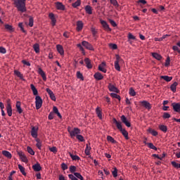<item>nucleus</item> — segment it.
Here are the masks:
<instances>
[{
  "label": "nucleus",
  "instance_id": "f257e3e1",
  "mask_svg": "<svg viewBox=\"0 0 180 180\" xmlns=\"http://www.w3.org/2000/svg\"><path fill=\"white\" fill-rule=\"evenodd\" d=\"M26 0H14L15 5L20 12H26Z\"/></svg>",
  "mask_w": 180,
  "mask_h": 180
},
{
  "label": "nucleus",
  "instance_id": "f03ea898",
  "mask_svg": "<svg viewBox=\"0 0 180 180\" xmlns=\"http://www.w3.org/2000/svg\"><path fill=\"white\" fill-rule=\"evenodd\" d=\"M112 122L114 124H115L117 125V129H119L120 131H121L122 134H123V136H124V138L126 139H129L128 131H127V129H123L122 122H118V120H117V118H112Z\"/></svg>",
  "mask_w": 180,
  "mask_h": 180
},
{
  "label": "nucleus",
  "instance_id": "7ed1b4c3",
  "mask_svg": "<svg viewBox=\"0 0 180 180\" xmlns=\"http://www.w3.org/2000/svg\"><path fill=\"white\" fill-rule=\"evenodd\" d=\"M68 131L71 138H75L76 136V138L78 139V132L79 131L78 127H74L72 129L70 125H68Z\"/></svg>",
  "mask_w": 180,
  "mask_h": 180
},
{
  "label": "nucleus",
  "instance_id": "20e7f679",
  "mask_svg": "<svg viewBox=\"0 0 180 180\" xmlns=\"http://www.w3.org/2000/svg\"><path fill=\"white\" fill-rule=\"evenodd\" d=\"M68 176L71 180H84L83 175H81L77 171L74 172V174H68Z\"/></svg>",
  "mask_w": 180,
  "mask_h": 180
},
{
  "label": "nucleus",
  "instance_id": "39448f33",
  "mask_svg": "<svg viewBox=\"0 0 180 180\" xmlns=\"http://www.w3.org/2000/svg\"><path fill=\"white\" fill-rule=\"evenodd\" d=\"M116 60L114 63L115 68L116 70H121V67L120 65V63H122V61H124L123 58L120 56V55H116Z\"/></svg>",
  "mask_w": 180,
  "mask_h": 180
},
{
  "label": "nucleus",
  "instance_id": "423d86ee",
  "mask_svg": "<svg viewBox=\"0 0 180 180\" xmlns=\"http://www.w3.org/2000/svg\"><path fill=\"white\" fill-rule=\"evenodd\" d=\"M6 111L8 117H12L13 115V108L11 99H7L6 101Z\"/></svg>",
  "mask_w": 180,
  "mask_h": 180
},
{
  "label": "nucleus",
  "instance_id": "0eeeda50",
  "mask_svg": "<svg viewBox=\"0 0 180 180\" xmlns=\"http://www.w3.org/2000/svg\"><path fill=\"white\" fill-rule=\"evenodd\" d=\"M35 104L37 110H40V108L43 105V99H41V97L38 94H37V97H35Z\"/></svg>",
  "mask_w": 180,
  "mask_h": 180
},
{
  "label": "nucleus",
  "instance_id": "6e6552de",
  "mask_svg": "<svg viewBox=\"0 0 180 180\" xmlns=\"http://www.w3.org/2000/svg\"><path fill=\"white\" fill-rule=\"evenodd\" d=\"M82 46L86 47V49H89L90 51L94 50V46H92V44H90V42H88L87 41H82Z\"/></svg>",
  "mask_w": 180,
  "mask_h": 180
},
{
  "label": "nucleus",
  "instance_id": "1a4fd4ad",
  "mask_svg": "<svg viewBox=\"0 0 180 180\" xmlns=\"http://www.w3.org/2000/svg\"><path fill=\"white\" fill-rule=\"evenodd\" d=\"M108 87L111 94H115V91H120L119 89L115 85H113L112 83H109Z\"/></svg>",
  "mask_w": 180,
  "mask_h": 180
},
{
  "label": "nucleus",
  "instance_id": "9d476101",
  "mask_svg": "<svg viewBox=\"0 0 180 180\" xmlns=\"http://www.w3.org/2000/svg\"><path fill=\"white\" fill-rule=\"evenodd\" d=\"M38 131H39V127H32L31 134L32 136V138H36V139H37Z\"/></svg>",
  "mask_w": 180,
  "mask_h": 180
},
{
  "label": "nucleus",
  "instance_id": "9b49d317",
  "mask_svg": "<svg viewBox=\"0 0 180 180\" xmlns=\"http://www.w3.org/2000/svg\"><path fill=\"white\" fill-rule=\"evenodd\" d=\"M18 154L19 155V157L21 159V161H22L23 162H27L28 159L27 158V155H25V154H24V152H22V150L18 152Z\"/></svg>",
  "mask_w": 180,
  "mask_h": 180
},
{
  "label": "nucleus",
  "instance_id": "f8f14e48",
  "mask_svg": "<svg viewBox=\"0 0 180 180\" xmlns=\"http://www.w3.org/2000/svg\"><path fill=\"white\" fill-rule=\"evenodd\" d=\"M141 104L144 108H146V110H151L152 105L150 103H148V101H140Z\"/></svg>",
  "mask_w": 180,
  "mask_h": 180
},
{
  "label": "nucleus",
  "instance_id": "ddd939ff",
  "mask_svg": "<svg viewBox=\"0 0 180 180\" xmlns=\"http://www.w3.org/2000/svg\"><path fill=\"white\" fill-rule=\"evenodd\" d=\"M38 73L40 74V76H41L42 79H44V81L47 80L46 74V72H44V70H43V69H41V67H39Z\"/></svg>",
  "mask_w": 180,
  "mask_h": 180
},
{
  "label": "nucleus",
  "instance_id": "4468645a",
  "mask_svg": "<svg viewBox=\"0 0 180 180\" xmlns=\"http://www.w3.org/2000/svg\"><path fill=\"white\" fill-rule=\"evenodd\" d=\"M98 70H101V72H107L105 62H102L100 63V65H98Z\"/></svg>",
  "mask_w": 180,
  "mask_h": 180
},
{
  "label": "nucleus",
  "instance_id": "2eb2a0df",
  "mask_svg": "<svg viewBox=\"0 0 180 180\" xmlns=\"http://www.w3.org/2000/svg\"><path fill=\"white\" fill-rule=\"evenodd\" d=\"M121 120L124 124H125V125H127V127H131V123L129 122V120H127V117H125V115H122Z\"/></svg>",
  "mask_w": 180,
  "mask_h": 180
},
{
  "label": "nucleus",
  "instance_id": "dca6fc26",
  "mask_svg": "<svg viewBox=\"0 0 180 180\" xmlns=\"http://www.w3.org/2000/svg\"><path fill=\"white\" fill-rule=\"evenodd\" d=\"M49 18L51 20V25L52 26H55L56 25V18L55 17V14L53 12H50Z\"/></svg>",
  "mask_w": 180,
  "mask_h": 180
},
{
  "label": "nucleus",
  "instance_id": "f3484780",
  "mask_svg": "<svg viewBox=\"0 0 180 180\" xmlns=\"http://www.w3.org/2000/svg\"><path fill=\"white\" fill-rule=\"evenodd\" d=\"M172 106L174 111H176L177 113H180V103H172Z\"/></svg>",
  "mask_w": 180,
  "mask_h": 180
},
{
  "label": "nucleus",
  "instance_id": "a211bd4d",
  "mask_svg": "<svg viewBox=\"0 0 180 180\" xmlns=\"http://www.w3.org/2000/svg\"><path fill=\"white\" fill-rule=\"evenodd\" d=\"M56 49L61 56H64V54H65L64 48L61 44H57Z\"/></svg>",
  "mask_w": 180,
  "mask_h": 180
},
{
  "label": "nucleus",
  "instance_id": "6ab92c4d",
  "mask_svg": "<svg viewBox=\"0 0 180 180\" xmlns=\"http://www.w3.org/2000/svg\"><path fill=\"white\" fill-rule=\"evenodd\" d=\"M56 8H58V11H65V7L63 4H62L61 1H56Z\"/></svg>",
  "mask_w": 180,
  "mask_h": 180
},
{
  "label": "nucleus",
  "instance_id": "aec40b11",
  "mask_svg": "<svg viewBox=\"0 0 180 180\" xmlns=\"http://www.w3.org/2000/svg\"><path fill=\"white\" fill-rule=\"evenodd\" d=\"M46 91L52 101H56V97L55 96V94H53V90H51V89H46Z\"/></svg>",
  "mask_w": 180,
  "mask_h": 180
},
{
  "label": "nucleus",
  "instance_id": "412c9836",
  "mask_svg": "<svg viewBox=\"0 0 180 180\" xmlns=\"http://www.w3.org/2000/svg\"><path fill=\"white\" fill-rule=\"evenodd\" d=\"M91 150V143H86V148H85V150H84V153H85L86 155H90Z\"/></svg>",
  "mask_w": 180,
  "mask_h": 180
},
{
  "label": "nucleus",
  "instance_id": "4be33fe9",
  "mask_svg": "<svg viewBox=\"0 0 180 180\" xmlns=\"http://www.w3.org/2000/svg\"><path fill=\"white\" fill-rule=\"evenodd\" d=\"M96 113L97 114V116L98 117V118H100L101 120H102L103 113H102V110H101V108L99 106H97V108H96Z\"/></svg>",
  "mask_w": 180,
  "mask_h": 180
},
{
  "label": "nucleus",
  "instance_id": "5701e85b",
  "mask_svg": "<svg viewBox=\"0 0 180 180\" xmlns=\"http://www.w3.org/2000/svg\"><path fill=\"white\" fill-rule=\"evenodd\" d=\"M84 28V22L83 21H77V32H81V30Z\"/></svg>",
  "mask_w": 180,
  "mask_h": 180
},
{
  "label": "nucleus",
  "instance_id": "b1692460",
  "mask_svg": "<svg viewBox=\"0 0 180 180\" xmlns=\"http://www.w3.org/2000/svg\"><path fill=\"white\" fill-rule=\"evenodd\" d=\"M94 78L95 79H96L97 81H99L101 79H103L104 76L103 75V74H101V72H95L94 74Z\"/></svg>",
  "mask_w": 180,
  "mask_h": 180
},
{
  "label": "nucleus",
  "instance_id": "393cba45",
  "mask_svg": "<svg viewBox=\"0 0 180 180\" xmlns=\"http://www.w3.org/2000/svg\"><path fill=\"white\" fill-rule=\"evenodd\" d=\"M15 106H16L18 112L22 113V108H21L20 101H17Z\"/></svg>",
  "mask_w": 180,
  "mask_h": 180
},
{
  "label": "nucleus",
  "instance_id": "a878e982",
  "mask_svg": "<svg viewBox=\"0 0 180 180\" xmlns=\"http://www.w3.org/2000/svg\"><path fill=\"white\" fill-rule=\"evenodd\" d=\"M70 156L71 159H72V161H79L81 158H79V155L72 154V152H69Z\"/></svg>",
  "mask_w": 180,
  "mask_h": 180
},
{
  "label": "nucleus",
  "instance_id": "bb28decb",
  "mask_svg": "<svg viewBox=\"0 0 180 180\" xmlns=\"http://www.w3.org/2000/svg\"><path fill=\"white\" fill-rule=\"evenodd\" d=\"M32 169L34 170V172H40L41 169V166L40 163H36L35 165H32Z\"/></svg>",
  "mask_w": 180,
  "mask_h": 180
},
{
  "label": "nucleus",
  "instance_id": "cd10ccee",
  "mask_svg": "<svg viewBox=\"0 0 180 180\" xmlns=\"http://www.w3.org/2000/svg\"><path fill=\"white\" fill-rule=\"evenodd\" d=\"M84 61L87 67V69H92L93 65L90 58H84Z\"/></svg>",
  "mask_w": 180,
  "mask_h": 180
},
{
  "label": "nucleus",
  "instance_id": "c85d7f7f",
  "mask_svg": "<svg viewBox=\"0 0 180 180\" xmlns=\"http://www.w3.org/2000/svg\"><path fill=\"white\" fill-rule=\"evenodd\" d=\"M101 22L102 26H103V28H105V30H111V28H110V26L108 24V22L106 21H104L103 19H101Z\"/></svg>",
  "mask_w": 180,
  "mask_h": 180
},
{
  "label": "nucleus",
  "instance_id": "c756f323",
  "mask_svg": "<svg viewBox=\"0 0 180 180\" xmlns=\"http://www.w3.org/2000/svg\"><path fill=\"white\" fill-rule=\"evenodd\" d=\"M3 155H5L6 158H8V159L12 158V154L11 152H9V150H2Z\"/></svg>",
  "mask_w": 180,
  "mask_h": 180
},
{
  "label": "nucleus",
  "instance_id": "7c9ffc66",
  "mask_svg": "<svg viewBox=\"0 0 180 180\" xmlns=\"http://www.w3.org/2000/svg\"><path fill=\"white\" fill-rule=\"evenodd\" d=\"M85 11L86 13H89V15H91V13H93V8L91 5H86Z\"/></svg>",
  "mask_w": 180,
  "mask_h": 180
},
{
  "label": "nucleus",
  "instance_id": "2f4dec72",
  "mask_svg": "<svg viewBox=\"0 0 180 180\" xmlns=\"http://www.w3.org/2000/svg\"><path fill=\"white\" fill-rule=\"evenodd\" d=\"M77 129L79 131L77 133V139H79V141H84V138L82 136V134H81V129H79V127H77Z\"/></svg>",
  "mask_w": 180,
  "mask_h": 180
},
{
  "label": "nucleus",
  "instance_id": "473e14b6",
  "mask_svg": "<svg viewBox=\"0 0 180 180\" xmlns=\"http://www.w3.org/2000/svg\"><path fill=\"white\" fill-rule=\"evenodd\" d=\"M159 129L163 132H167V131L168 130L167 125H165L164 124H160L159 125Z\"/></svg>",
  "mask_w": 180,
  "mask_h": 180
},
{
  "label": "nucleus",
  "instance_id": "72a5a7b5",
  "mask_svg": "<svg viewBox=\"0 0 180 180\" xmlns=\"http://www.w3.org/2000/svg\"><path fill=\"white\" fill-rule=\"evenodd\" d=\"M31 89L32 90L33 94L37 96V94H39L37 89H36V86L33 85V83L31 84L30 85Z\"/></svg>",
  "mask_w": 180,
  "mask_h": 180
},
{
  "label": "nucleus",
  "instance_id": "f704fd0d",
  "mask_svg": "<svg viewBox=\"0 0 180 180\" xmlns=\"http://www.w3.org/2000/svg\"><path fill=\"white\" fill-rule=\"evenodd\" d=\"M53 113H56V115H58V117H59V118H62V115L61 113H60V111L58 110V108H57V106H53Z\"/></svg>",
  "mask_w": 180,
  "mask_h": 180
},
{
  "label": "nucleus",
  "instance_id": "c9c22d12",
  "mask_svg": "<svg viewBox=\"0 0 180 180\" xmlns=\"http://www.w3.org/2000/svg\"><path fill=\"white\" fill-rule=\"evenodd\" d=\"M152 56H153V58H155L156 60H162V55H160L159 53H152Z\"/></svg>",
  "mask_w": 180,
  "mask_h": 180
},
{
  "label": "nucleus",
  "instance_id": "e433bc0d",
  "mask_svg": "<svg viewBox=\"0 0 180 180\" xmlns=\"http://www.w3.org/2000/svg\"><path fill=\"white\" fill-rule=\"evenodd\" d=\"M14 74H15V76H18V77L20 78V79H24V76H23V74H22L20 70H14Z\"/></svg>",
  "mask_w": 180,
  "mask_h": 180
},
{
  "label": "nucleus",
  "instance_id": "4c0bfd02",
  "mask_svg": "<svg viewBox=\"0 0 180 180\" xmlns=\"http://www.w3.org/2000/svg\"><path fill=\"white\" fill-rule=\"evenodd\" d=\"M178 86V82H174L172 83V84L170 86V89L172 91H176V87Z\"/></svg>",
  "mask_w": 180,
  "mask_h": 180
},
{
  "label": "nucleus",
  "instance_id": "58836bf2",
  "mask_svg": "<svg viewBox=\"0 0 180 180\" xmlns=\"http://www.w3.org/2000/svg\"><path fill=\"white\" fill-rule=\"evenodd\" d=\"M36 141H37L36 146L37 147V148L39 149V150H41L42 143H41V141L39 140V139L37 138V136Z\"/></svg>",
  "mask_w": 180,
  "mask_h": 180
},
{
  "label": "nucleus",
  "instance_id": "ea45409f",
  "mask_svg": "<svg viewBox=\"0 0 180 180\" xmlns=\"http://www.w3.org/2000/svg\"><path fill=\"white\" fill-rule=\"evenodd\" d=\"M5 28L8 30V32H14L15 30V28H13L12 25H5Z\"/></svg>",
  "mask_w": 180,
  "mask_h": 180
},
{
  "label": "nucleus",
  "instance_id": "a19ab883",
  "mask_svg": "<svg viewBox=\"0 0 180 180\" xmlns=\"http://www.w3.org/2000/svg\"><path fill=\"white\" fill-rule=\"evenodd\" d=\"M18 168L20 169V172L22 174V175H27L25 172V168L22 165H18Z\"/></svg>",
  "mask_w": 180,
  "mask_h": 180
},
{
  "label": "nucleus",
  "instance_id": "79ce46f5",
  "mask_svg": "<svg viewBox=\"0 0 180 180\" xmlns=\"http://www.w3.org/2000/svg\"><path fill=\"white\" fill-rule=\"evenodd\" d=\"M111 97H114L115 99H118L119 101H121V97L119 96V92H114V94H110Z\"/></svg>",
  "mask_w": 180,
  "mask_h": 180
},
{
  "label": "nucleus",
  "instance_id": "37998d69",
  "mask_svg": "<svg viewBox=\"0 0 180 180\" xmlns=\"http://www.w3.org/2000/svg\"><path fill=\"white\" fill-rule=\"evenodd\" d=\"M148 132H150V134H152L153 136H158V131H155V129H151V127L148 128Z\"/></svg>",
  "mask_w": 180,
  "mask_h": 180
},
{
  "label": "nucleus",
  "instance_id": "c03bdc74",
  "mask_svg": "<svg viewBox=\"0 0 180 180\" xmlns=\"http://www.w3.org/2000/svg\"><path fill=\"white\" fill-rule=\"evenodd\" d=\"M33 49H34L35 53H40V46L39 44H37V43H36V44H34Z\"/></svg>",
  "mask_w": 180,
  "mask_h": 180
},
{
  "label": "nucleus",
  "instance_id": "a18cd8bd",
  "mask_svg": "<svg viewBox=\"0 0 180 180\" xmlns=\"http://www.w3.org/2000/svg\"><path fill=\"white\" fill-rule=\"evenodd\" d=\"M160 77L162 78V79H165V81H167V82H169V81H172V76H160Z\"/></svg>",
  "mask_w": 180,
  "mask_h": 180
},
{
  "label": "nucleus",
  "instance_id": "49530a36",
  "mask_svg": "<svg viewBox=\"0 0 180 180\" xmlns=\"http://www.w3.org/2000/svg\"><path fill=\"white\" fill-rule=\"evenodd\" d=\"M77 77H78L79 79H82V81H84V79L83 74L80 72V70H77Z\"/></svg>",
  "mask_w": 180,
  "mask_h": 180
},
{
  "label": "nucleus",
  "instance_id": "de8ad7c7",
  "mask_svg": "<svg viewBox=\"0 0 180 180\" xmlns=\"http://www.w3.org/2000/svg\"><path fill=\"white\" fill-rule=\"evenodd\" d=\"M76 171H77V166H75V165L70 166V172H71L70 174H73V173Z\"/></svg>",
  "mask_w": 180,
  "mask_h": 180
},
{
  "label": "nucleus",
  "instance_id": "09e8293b",
  "mask_svg": "<svg viewBox=\"0 0 180 180\" xmlns=\"http://www.w3.org/2000/svg\"><path fill=\"white\" fill-rule=\"evenodd\" d=\"M27 150L29 154H31V155H34L35 152L34 150H33V148H32V147H27Z\"/></svg>",
  "mask_w": 180,
  "mask_h": 180
},
{
  "label": "nucleus",
  "instance_id": "8fccbe9b",
  "mask_svg": "<svg viewBox=\"0 0 180 180\" xmlns=\"http://www.w3.org/2000/svg\"><path fill=\"white\" fill-rule=\"evenodd\" d=\"M153 158H157L158 159H164L165 158V154H162V155H159V154H153Z\"/></svg>",
  "mask_w": 180,
  "mask_h": 180
},
{
  "label": "nucleus",
  "instance_id": "3c124183",
  "mask_svg": "<svg viewBox=\"0 0 180 180\" xmlns=\"http://www.w3.org/2000/svg\"><path fill=\"white\" fill-rule=\"evenodd\" d=\"M107 140L108 141H110L111 143H117V141L115 140V138H113L112 136H110V135L107 136Z\"/></svg>",
  "mask_w": 180,
  "mask_h": 180
},
{
  "label": "nucleus",
  "instance_id": "603ef678",
  "mask_svg": "<svg viewBox=\"0 0 180 180\" xmlns=\"http://www.w3.org/2000/svg\"><path fill=\"white\" fill-rule=\"evenodd\" d=\"M147 145L149 148H153V150H158V148L155 147V145H154V143H147Z\"/></svg>",
  "mask_w": 180,
  "mask_h": 180
},
{
  "label": "nucleus",
  "instance_id": "864d4df0",
  "mask_svg": "<svg viewBox=\"0 0 180 180\" xmlns=\"http://www.w3.org/2000/svg\"><path fill=\"white\" fill-rule=\"evenodd\" d=\"M172 165L174 168H180V163H176V161H172Z\"/></svg>",
  "mask_w": 180,
  "mask_h": 180
},
{
  "label": "nucleus",
  "instance_id": "5fc2aeb1",
  "mask_svg": "<svg viewBox=\"0 0 180 180\" xmlns=\"http://www.w3.org/2000/svg\"><path fill=\"white\" fill-rule=\"evenodd\" d=\"M48 118L49 119V120H53V119L54 118V111H51L48 116Z\"/></svg>",
  "mask_w": 180,
  "mask_h": 180
},
{
  "label": "nucleus",
  "instance_id": "6e6d98bb",
  "mask_svg": "<svg viewBox=\"0 0 180 180\" xmlns=\"http://www.w3.org/2000/svg\"><path fill=\"white\" fill-rule=\"evenodd\" d=\"M136 91L134 90V89H132V87H131V89H129V95H132V96H134V95H136Z\"/></svg>",
  "mask_w": 180,
  "mask_h": 180
},
{
  "label": "nucleus",
  "instance_id": "4d7b16f0",
  "mask_svg": "<svg viewBox=\"0 0 180 180\" xmlns=\"http://www.w3.org/2000/svg\"><path fill=\"white\" fill-rule=\"evenodd\" d=\"M110 1L112 3V5H114L115 6H119L117 0H110Z\"/></svg>",
  "mask_w": 180,
  "mask_h": 180
},
{
  "label": "nucleus",
  "instance_id": "13d9d810",
  "mask_svg": "<svg viewBox=\"0 0 180 180\" xmlns=\"http://www.w3.org/2000/svg\"><path fill=\"white\" fill-rule=\"evenodd\" d=\"M49 150H51V152H53L54 154H56V152H58V148L57 147H50Z\"/></svg>",
  "mask_w": 180,
  "mask_h": 180
},
{
  "label": "nucleus",
  "instance_id": "bf43d9fd",
  "mask_svg": "<svg viewBox=\"0 0 180 180\" xmlns=\"http://www.w3.org/2000/svg\"><path fill=\"white\" fill-rule=\"evenodd\" d=\"M170 117L171 115L167 112V110H166V112L163 113V118H170Z\"/></svg>",
  "mask_w": 180,
  "mask_h": 180
},
{
  "label": "nucleus",
  "instance_id": "052dcab7",
  "mask_svg": "<svg viewBox=\"0 0 180 180\" xmlns=\"http://www.w3.org/2000/svg\"><path fill=\"white\" fill-rule=\"evenodd\" d=\"M172 49H174V51H177L178 53H180V49H179V46H178V42L176 44V46H173Z\"/></svg>",
  "mask_w": 180,
  "mask_h": 180
},
{
  "label": "nucleus",
  "instance_id": "680f3d73",
  "mask_svg": "<svg viewBox=\"0 0 180 180\" xmlns=\"http://www.w3.org/2000/svg\"><path fill=\"white\" fill-rule=\"evenodd\" d=\"M113 176H117L118 172L117 168H114V170L112 172Z\"/></svg>",
  "mask_w": 180,
  "mask_h": 180
},
{
  "label": "nucleus",
  "instance_id": "e2e57ef3",
  "mask_svg": "<svg viewBox=\"0 0 180 180\" xmlns=\"http://www.w3.org/2000/svg\"><path fill=\"white\" fill-rule=\"evenodd\" d=\"M128 39H132L133 40L136 39V37L134 35H133V34H128Z\"/></svg>",
  "mask_w": 180,
  "mask_h": 180
},
{
  "label": "nucleus",
  "instance_id": "0e129e2a",
  "mask_svg": "<svg viewBox=\"0 0 180 180\" xmlns=\"http://www.w3.org/2000/svg\"><path fill=\"white\" fill-rule=\"evenodd\" d=\"M79 0H77L75 1V4H72V6H74V8H77V6H79Z\"/></svg>",
  "mask_w": 180,
  "mask_h": 180
},
{
  "label": "nucleus",
  "instance_id": "69168bd1",
  "mask_svg": "<svg viewBox=\"0 0 180 180\" xmlns=\"http://www.w3.org/2000/svg\"><path fill=\"white\" fill-rule=\"evenodd\" d=\"M109 46L111 47V49H117V44H109Z\"/></svg>",
  "mask_w": 180,
  "mask_h": 180
},
{
  "label": "nucleus",
  "instance_id": "338daca9",
  "mask_svg": "<svg viewBox=\"0 0 180 180\" xmlns=\"http://www.w3.org/2000/svg\"><path fill=\"white\" fill-rule=\"evenodd\" d=\"M33 25H34V19H33V18H30L29 25L33 26Z\"/></svg>",
  "mask_w": 180,
  "mask_h": 180
},
{
  "label": "nucleus",
  "instance_id": "774afa93",
  "mask_svg": "<svg viewBox=\"0 0 180 180\" xmlns=\"http://www.w3.org/2000/svg\"><path fill=\"white\" fill-rule=\"evenodd\" d=\"M61 166H62V169H68V165H66V163H62Z\"/></svg>",
  "mask_w": 180,
  "mask_h": 180
}]
</instances>
